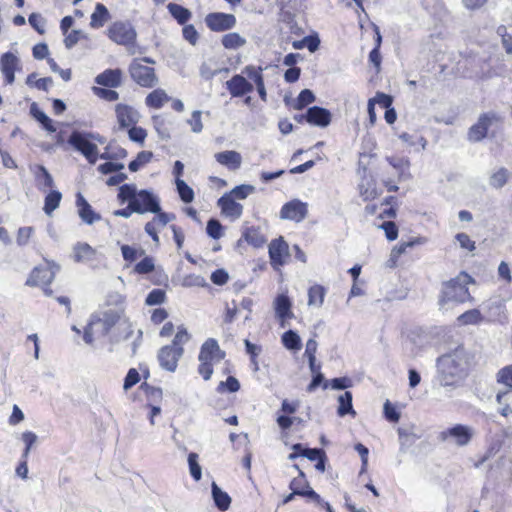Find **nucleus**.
I'll return each mask as SVG.
<instances>
[{"mask_svg":"<svg viewBox=\"0 0 512 512\" xmlns=\"http://www.w3.org/2000/svg\"><path fill=\"white\" fill-rule=\"evenodd\" d=\"M282 343L289 350H300L302 347L299 335L293 330H288L283 333Z\"/></svg>","mask_w":512,"mask_h":512,"instance_id":"nucleus-50","label":"nucleus"},{"mask_svg":"<svg viewBox=\"0 0 512 512\" xmlns=\"http://www.w3.org/2000/svg\"><path fill=\"white\" fill-rule=\"evenodd\" d=\"M190 339L191 335L187 328L184 325L178 326L172 342L158 350L157 359L160 367L168 372H175L184 354V345Z\"/></svg>","mask_w":512,"mask_h":512,"instance_id":"nucleus-3","label":"nucleus"},{"mask_svg":"<svg viewBox=\"0 0 512 512\" xmlns=\"http://www.w3.org/2000/svg\"><path fill=\"white\" fill-rule=\"evenodd\" d=\"M239 389H240V383H239L238 379L234 376H228L225 381L219 382V384L216 388L217 392H219V393H225V392L235 393V392L239 391Z\"/></svg>","mask_w":512,"mask_h":512,"instance_id":"nucleus-55","label":"nucleus"},{"mask_svg":"<svg viewBox=\"0 0 512 512\" xmlns=\"http://www.w3.org/2000/svg\"><path fill=\"white\" fill-rule=\"evenodd\" d=\"M155 216L151 221H148L145 226V232L151 237L154 243L159 244V228L165 227L170 221L176 218L174 213L164 212L159 205L157 212H152Z\"/></svg>","mask_w":512,"mask_h":512,"instance_id":"nucleus-15","label":"nucleus"},{"mask_svg":"<svg viewBox=\"0 0 512 512\" xmlns=\"http://www.w3.org/2000/svg\"><path fill=\"white\" fill-rule=\"evenodd\" d=\"M246 39L237 32H229L222 36L221 44L227 50H237L246 45Z\"/></svg>","mask_w":512,"mask_h":512,"instance_id":"nucleus-39","label":"nucleus"},{"mask_svg":"<svg viewBox=\"0 0 512 512\" xmlns=\"http://www.w3.org/2000/svg\"><path fill=\"white\" fill-rule=\"evenodd\" d=\"M140 389L144 392L149 404H160L163 399L161 388L154 387L144 382L140 385Z\"/></svg>","mask_w":512,"mask_h":512,"instance_id":"nucleus-44","label":"nucleus"},{"mask_svg":"<svg viewBox=\"0 0 512 512\" xmlns=\"http://www.w3.org/2000/svg\"><path fill=\"white\" fill-rule=\"evenodd\" d=\"M467 359L466 353L462 350H455L438 358V367L444 385L455 384L464 370V365L467 364Z\"/></svg>","mask_w":512,"mask_h":512,"instance_id":"nucleus-5","label":"nucleus"},{"mask_svg":"<svg viewBox=\"0 0 512 512\" xmlns=\"http://www.w3.org/2000/svg\"><path fill=\"white\" fill-rule=\"evenodd\" d=\"M76 207L78 215L84 223L92 225L93 223L101 220V215L94 211L92 206L81 193H77L76 195Z\"/></svg>","mask_w":512,"mask_h":512,"instance_id":"nucleus-23","label":"nucleus"},{"mask_svg":"<svg viewBox=\"0 0 512 512\" xmlns=\"http://www.w3.org/2000/svg\"><path fill=\"white\" fill-rule=\"evenodd\" d=\"M117 198L121 204L130 202V208L138 214L159 210L160 201L157 195L146 189L137 190L134 184L121 185L118 189Z\"/></svg>","mask_w":512,"mask_h":512,"instance_id":"nucleus-2","label":"nucleus"},{"mask_svg":"<svg viewBox=\"0 0 512 512\" xmlns=\"http://www.w3.org/2000/svg\"><path fill=\"white\" fill-rule=\"evenodd\" d=\"M109 19L110 14L106 6L102 3H97L91 15L90 26L95 29L101 28Z\"/></svg>","mask_w":512,"mask_h":512,"instance_id":"nucleus-38","label":"nucleus"},{"mask_svg":"<svg viewBox=\"0 0 512 512\" xmlns=\"http://www.w3.org/2000/svg\"><path fill=\"white\" fill-rule=\"evenodd\" d=\"M95 82L103 87L117 88L122 82L120 69H106L95 78Z\"/></svg>","mask_w":512,"mask_h":512,"instance_id":"nucleus-31","label":"nucleus"},{"mask_svg":"<svg viewBox=\"0 0 512 512\" xmlns=\"http://www.w3.org/2000/svg\"><path fill=\"white\" fill-rule=\"evenodd\" d=\"M294 467L299 471V475L290 481V490L298 496L311 498L317 502L320 501V496L309 486L304 472L299 468L298 465H294Z\"/></svg>","mask_w":512,"mask_h":512,"instance_id":"nucleus-18","label":"nucleus"},{"mask_svg":"<svg viewBox=\"0 0 512 512\" xmlns=\"http://www.w3.org/2000/svg\"><path fill=\"white\" fill-rule=\"evenodd\" d=\"M238 312V304L235 300L226 302L223 312V322L225 324H231L236 319Z\"/></svg>","mask_w":512,"mask_h":512,"instance_id":"nucleus-61","label":"nucleus"},{"mask_svg":"<svg viewBox=\"0 0 512 512\" xmlns=\"http://www.w3.org/2000/svg\"><path fill=\"white\" fill-rule=\"evenodd\" d=\"M205 24L212 32H225L233 29L237 24L234 14L224 12H211L205 16Z\"/></svg>","mask_w":512,"mask_h":512,"instance_id":"nucleus-12","label":"nucleus"},{"mask_svg":"<svg viewBox=\"0 0 512 512\" xmlns=\"http://www.w3.org/2000/svg\"><path fill=\"white\" fill-rule=\"evenodd\" d=\"M206 233L212 239L218 240L224 235V227L217 219H210L207 222Z\"/></svg>","mask_w":512,"mask_h":512,"instance_id":"nucleus-57","label":"nucleus"},{"mask_svg":"<svg viewBox=\"0 0 512 512\" xmlns=\"http://www.w3.org/2000/svg\"><path fill=\"white\" fill-rule=\"evenodd\" d=\"M76 150L81 152L89 163L95 164L98 159V148L97 145L91 142L84 134L74 131L71 133L68 139Z\"/></svg>","mask_w":512,"mask_h":512,"instance_id":"nucleus-13","label":"nucleus"},{"mask_svg":"<svg viewBox=\"0 0 512 512\" xmlns=\"http://www.w3.org/2000/svg\"><path fill=\"white\" fill-rule=\"evenodd\" d=\"M96 250L88 243H78L74 247V258L76 261H90L95 258Z\"/></svg>","mask_w":512,"mask_h":512,"instance_id":"nucleus-42","label":"nucleus"},{"mask_svg":"<svg viewBox=\"0 0 512 512\" xmlns=\"http://www.w3.org/2000/svg\"><path fill=\"white\" fill-rule=\"evenodd\" d=\"M339 406H338V414L340 416H344L346 414L355 415V411L352 406V393L346 391L344 394L340 395L338 398Z\"/></svg>","mask_w":512,"mask_h":512,"instance_id":"nucleus-49","label":"nucleus"},{"mask_svg":"<svg viewBox=\"0 0 512 512\" xmlns=\"http://www.w3.org/2000/svg\"><path fill=\"white\" fill-rule=\"evenodd\" d=\"M331 118L330 111L319 106L310 107L306 112V122L315 126L326 127Z\"/></svg>","mask_w":512,"mask_h":512,"instance_id":"nucleus-28","label":"nucleus"},{"mask_svg":"<svg viewBox=\"0 0 512 512\" xmlns=\"http://www.w3.org/2000/svg\"><path fill=\"white\" fill-rule=\"evenodd\" d=\"M125 302L126 298L124 295L118 292L109 293L106 297L105 305L107 307H114V309H108L106 312L118 313L119 319H122L125 315Z\"/></svg>","mask_w":512,"mask_h":512,"instance_id":"nucleus-34","label":"nucleus"},{"mask_svg":"<svg viewBox=\"0 0 512 512\" xmlns=\"http://www.w3.org/2000/svg\"><path fill=\"white\" fill-rule=\"evenodd\" d=\"M155 270V261L152 256H142V259L135 264L133 271L139 275H146Z\"/></svg>","mask_w":512,"mask_h":512,"instance_id":"nucleus-46","label":"nucleus"},{"mask_svg":"<svg viewBox=\"0 0 512 512\" xmlns=\"http://www.w3.org/2000/svg\"><path fill=\"white\" fill-rule=\"evenodd\" d=\"M473 277L465 271H461L454 278L442 283L438 303L441 307L448 304L461 305L472 302L473 297L469 291V285L474 284Z\"/></svg>","mask_w":512,"mask_h":512,"instance_id":"nucleus-1","label":"nucleus"},{"mask_svg":"<svg viewBox=\"0 0 512 512\" xmlns=\"http://www.w3.org/2000/svg\"><path fill=\"white\" fill-rule=\"evenodd\" d=\"M381 206L384 208L379 213V219H395L397 217L398 212V200L395 196H387L382 202Z\"/></svg>","mask_w":512,"mask_h":512,"instance_id":"nucleus-37","label":"nucleus"},{"mask_svg":"<svg viewBox=\"0 0 512 512\" xmlns=\"http://www.w3.org/2000/svg\"><path fill=\"white\" fill-rule=\"evenodd\" d=\"M36 186L39 190L45 191L47 189H52L54 186V180L51 174L43 165H35L32 169Z\"/></svg>","mask_w":512,"mask_h":512,"instance_id":"nucleus-33","label":"nucleus"},{"mask_svg":"<svg viewBox=\"0 0 512 512\" xmlns=\"http://www.w3.org/2000/svg\"><path fill=\"white\" fill-rule=\"evenodd\" d=\"M501 121V117L494 112L483 113L479 116L477 122L468 130V139L471 142H479L486 138L489 128Z\"/></svg>","mask_w":512,"mask_h":512,"instance_id":"nucleus-11","label":"nucleus"},{"mask_svg":"<svg viewBox=\"0 0 512 512\" xmlns=\"http://www.w3.org/2000/svg\"><path fill=\"white\" fill-rule=\"evenodd\" d=\"M175 184H176V188H177L180 199L184 203H191L194 199L193 189L182 179H176Z\"/></svg>","mask_w":512,"mask_h":512,"instance_id":"nucleus-51","label":"nucleus"},{"mask_svg":"<svg viewBox=\"0 0 512 512\" xmlns=\"http://www.w3.org/2000/svg\"><path fill=\"white\" fill-rule=\"evenodd\" d=\"M270 265L278 271L286 265L290 259L289 245L282 236L273 239L268 246Z\"/></svg>","mask_w":512,"mask_h":512,"instance_id":"nucleus-10","label":"nucleus"},{"mask_svg":"<svg viewBox=\"0 0 512 512\" xmlns=\"http://www.w3.org/2000/svg\"><path fill=\"white\" fill-rule=\"evenodd\" d=\"M188 465L191 477L195 481L201 480L202 477V469L200 464L198 463V454L195 452H191L188 455Z\"/></svg>","mask_w":512,"mask_h":512,"instance_id":"nucleus-56","label":"nucleus"},{"mask_svg":"<svg viewBox=\"0 0 512 512\" xmlns=\"http://www.w3.org/2000/svg\"><path fill=\"white\" fill-rule=\"evenodd\" d=\"M167 10L170 13L171 17L179 24V25H185L187 24L190 19L192 18V12L177 3L170 2L167 5Z\"/></svg>","mask_w":512,"mask_h":512,"instance_id":"nucleus-35","label":"nucleus"},{"mask_svg":"<svg viewBox=\"0 0 512 512\" xmlns=\"http://www.w3.org/2000/svg\"><path fill=\"white\" fill-rule=\"evenodd\" d=\"M293 452L290 453L289 459L293 460L299 456L306 457L310 461H316L315 468L320 471H325L326 453L321 448H305L302 444L297 443L292 446Z\"/></svg>","mask_w":512,"mask_h":512,"instance_id":"nucleus-14","label":"nucleus"},{"mask_svg":"<svg viewBox=\"0 0 512 512\" xmlns=\"http://www.w3.org/2000/svg\"><path fill=\"white\" fill-rule=\"evenodd\" d=\"M226 89L234 98L243 97L246 94L253 92L254 86L243 75L235 74L226 81Z\"/></svg>","mask_w":512,"mask_h":512,"instance_id":"nucleus-19","label":"nucleus"},{"mask_svg":"<svg viewBox=\"0 0 512 512\" xmlns=\"http://www.w3.org/2000/svg\"><path fill=\"white\" fill-rule=\"evenodd\" d=\"M171 97L162 88L153 89L145 97V105L149 109L159 110L170 102Z\"/></svg>","mask_w":512,"mask_h":512,"instance_id":"nucleus-30","label":"nucleus"},{"mask_svg":"<svg viewBox=\"0 0 512 512\" xmlns=\"http://www.w3.org/2000/svg\"><path fill=\"white\" fill-rule=\"evenodd\" d=\"M326 288L320 284H314L308 289V305L321 307L324 303Z\"/></svg>","mask_w":512,"mask_h":512,"instance_id":"nucleus-41","label":"nucleus"},{"mask_svg":"<svg viewBox=\"0 0 512 512\" xmlns=\"http://www.w3.org/2000/svg\"><path fill=\"white\" fill-rule=\"evenodd\" d=\"M226 357V352L222 350L214 338H208L200 347L198 354L199 365L197 368L200 376L208 381L214 372V365Z\"/></svg>","mask_w":512,"mask_h":512,"instance_id":"nucleus-4","label":"nucleus"},{"mask_svg":"<svg viewBox=\"0 0 512 512\" xmlns=\"http://www.w3.org/2000/svg\"><path fill=\"white\" fill-rule=\"evenodd\" d=\"M379 228L384 231L387 240L394 241L398 238L399 229L394 221H384Z\"/></svg>","mask_w":512,"mask_h":512,"instance_id":"nucleus-63","label":"nucleus"},{"mask_svg":"<svg viewBox=\"0 0 512 512\" xmlns=\"http://www.w3.org/2000/svg\"><path fill=\"white\" fill-rule=\"evenodd\" d=\"M115 114L119 127L122 129L129 128L138 122L137 111L128 104H116Z\"/></svg>","mask_w":512,"mask_h":512,"instance_id":"nucleus-21","label":"nucleus"},{"mask_svg":"<svg viewBox=\"0 0 512 512\" xmlns=\"http://www.w3.org/2000/svg\"><path fill=\"white\" fill-rule=\"evenodd\" d=\"M242 239L255 248H261L267 242L266 236L258 226L245 228L242 232Z\"/></svg>","mask_w":512,"mask_h":512,"instance_id":"nucleus-32","label":"nucleus"},{"mask_svg":"<svg viewBox=\"0 0 512 512\" xmlns=\"http://www.w3.org/2000/svg\"><path fill=\"white\" fill-rule=\"evenodd\" d=\"M274 310L277 318L281 321L282 326L285 322L294 318L292 311V302L286 294H279L274 300Z\"/></svg>","mask_w":512,"mask_h":512,"instance_id":"nucleus-25","label":"nucleus"},{"mask_svg":"<svg viewBox=\"0 0 512 512\" xmlns=\"http://www.w3.org/2000/svg\"><path fill=\"white\" fill-rule=\"evenodd\" d=\"M153 157V153L151 151H141L137 154L136 158L132 160L128 168L131 172L138 171L142 166L149 163Z\"/></svg>","mask_w":512,"mask_h":512,"instance_id":"nucleus-54","label":"nucleus"},{"mask_svg":"<svg viewBox=\"0 0 512 512\" xmlns=\"http://www.w3.org/2000/svg\"><path fill=\"white\" fill-rule=\"evenodd\" d=\"M144 63L154 64V60L149 57L134 59L128 67L131 79L142 88H154L158 84V76L155 68L147 66Z\"/></svg>","mask_w":512,"mask_h":512,"instance_id":"nucleus-8","label":"nucleus"},{"mask_svg":"<svg viewBox=\"0 0 512 512\" xmlns=\"http://www.w3.org/2000/svg\"><path fill=\"white\" fill-rule=\"evenodd\" d=\"M375 46L369 53V62L379 71L381 66L382 57L380 54V47L382 44V36L380 29L377 25L373 24Z\"/></svg>","mask_w":512,"mask_h":512,"instance_id":"nucleus-36","label":"nucleus"},{"mask_svg":"<svg viewBox=\"0 0 512 512\" xmlns=\"http://www.w3.org/2000/svg\"><path fill=\"white\" fill-rule=\"evenodd\" d=\"M58 270L59 265L54 261L44 259L41 264L31 270L25 281V285L29 287H41L43 293L51 297L53 296V290L50 288V285Z\"/></svg>","mask_w":512,"mask_h":512,"instance_id":"nucleus-6","label":"nucleus"},{"mask_svg":"<svg viewBox=\"0 0 512 512\" xmlns=\"http://www.w3.org/2000/svg\"><path fill=\"white\" fill-rule=\"evenodd\" d=\"M217 206L222 215L231 220L239 219L243 214V205L236 202V199L227 193L218 199Z\"/></svg>","mask_w":512,"mask_h":512,"instance_id":"nucleus-20","label":"nucleus"},{"mask_svg":"<svg viewBox=\"0 0 512 512\" xmlns=\"http://www.w3.org/2000/svg\"><path fill=\"white\" fill-rule=\"evenodd\" d=\"M128 129V136L131 141H134L136 143L143 144L146 137H147V131L140 127L136 126L134 124L133 126H130Z\"/></svg>","mask_w":512,"mask_h":512,"instance_id":"nucleus-64","label":"nucleus"},{"mask_svg":"<svg viewBox=\"0 0 512 512\" xmlns=\"http://www.w3.org/2000/svg\"><path fill=\"white\" fill-rule=\"evenodd\" d=\"M308 213V206L299 199L286 202L280 210V218L294 222L303 221Z\"/></svg>","mask_w":512,"mask_h":512,"instance_id":"nucleus-17","label":"nucleus"},{"mask_svg":"<svg viewBox=\"0 0 512 512\" xmlns=\"http://www.w3.org/2000/svg\"><path fill=\"white\" fill-rule=\"evenodd\" d=\"M108 37L115 43L126 47L134 46L137 33L129 22L116 21L107 31Z\"/></svg>","mask_w":512,"mask_h":512,"instance_id":"nucleus-9","label":"nucleus"},{"mask_svg":"<svg viewBox=\"0 0 512 512\" xmlns=\"http://www.w3.org/2000/svg\"><path fill=\"white\" fill-rule=\"evenodd\" d=\"M120 320L118 313L103 311L93 314L84 328L85 342L91 344L95 338L106 336Z\"/></svg>","mask_w":512,"mask_h":512,"instance_id":"nucleus-7","label":"nucleus"},{"mask_svg":"<svg viewBox=\"0 0 512 512\" xmlns=\"http://www.w3.org/2000/svg\"><path fill=\"white\" fill-rule=\"evenodd\" d=\"M242 73L245 74L255 84L260 99L265 102L267 100V92L265 88L262 67L247 65L243 69Z\"/></svg>","mask_w":512,"mask_h":512,"instance_id":"nucleus-24","label":"nucleus"},{"mask_svg":"<svg viewBox=\"0 0 512 512\" xmlns=\"http://www.w3.org/2000/svg\"><path fill=\"white\" fill-rule=\"evenodd\" d=\"M121 253L124 261L127 262L128 264L133 263L138 258L145 255V251L143 249L136 248L134 246H130L127 244H123L121 246Z\"/></svg>","mask_w":512,"mask_h":512,"instance_id":"nucleus-48","label":"nucleus"},{"mask_svg":"<svg viewBox=\"0 0 512 512\" xmlns=\"http://www.w3.org/2000/svg\"><path fill=\"white\" fill-rule=\"evenodd\" d=\"M30 113L32 117L37 120L46 131L50 133L56 131V127L52 119H50L42 110H40L36 103H32L30 107Z\"/></svg>","mask_w":512,"mask_h":512,"instance_id":"nucleus-40","label":"nucleus"},{"mask_svg":"<svg viewBox=\"0 0 512 512\" xmlns=\"http://www.w3.org/2000/svg\"><path fill=\"white\" fill-rule=\"evenodd\" d=\"M215 160L222 166L226 167L231 171H235L240 168L242 164V157L239 152L234 150H227L218 152L215 154Z\"/></svg>","mask_w":512,"mask_h":512,"instance_id":"nucleus-29","label":"nucleus"},{"mask_svg":"<svg viewBox=\"0 0 512 512\" xmlns=\"http://www.w3.org/2000/svg\"><path fill=\"white\" fill-rule=\"evenodd\" d=\"M463 7L470 12H477L485 10L491 0H461Z\"/></svg>","mask_w":512,"mask_h":512,"instance_id":"nucleus-62","label":"nucleus"},{"mask_svg":"<svg viewBox=\"0 0 512 512\" xmlns=\"http://www.w3.org/2000/svg\"><path fill=\"white\" fill-rule=\"evenodd\" d=\"M166 300V293L163 289L156 288L150 291L145 299L148 306L160 305Z\"/></svg>","mask_w":512,"mask_h":512,"instance_id":"nucleus-60","label":"nucleus"},{"mask_svg":"<svg viewBox=\"0 0 512 512\" xmlns=\"http://www.w3.org/2000/svg\"><path fill=\"white\" fill-rule=\"evenodd\" d=\"M315 101V96L309 89L302 90L294 104V109L296 110H302L309 104L313 103Z\"/></svg>","mask_w":512,"mask_h":512,"instance_id":"nucleus-58","label":"nucleus"},{"mask_svg":"<svg viewBox=\"0 0 512 512\" xmlns=\"http://www.w3.org/2000/svg\"><path fill=\"white\" fill-rule=\"evenodd\" d=\"M62 199L61 192L50 189L45 196L43 210L47 215H51L60 205Z\"/></svg>","mask_w":512,"mask_h":512,"instance_id":"nucleus-43","label":"nucleus"},{"mask_svg":"<svg viewBox=\"0 0 512 512\" xmlns=\"http://www.w3.org/2000/svg\"><path fill=\"white\" fill-rule=\"evenodd\" d=\"M358 193L363 201H373L378 198L382 190L378 187L377 180L373 174L364 169L363 175L358 183Z\"/></svg>","mask_w":512,"mask_h":512,"instance_id":"nucleus-16","label":"nucleus"},{"mask_svg":"<svg viewBox=\"0 0 512 512\" xmlns=\"http://www.w3.org/2000/svg\"><path fill=\"white\" fill-rule=\"evenodd\" d=\"M509 180V172L506 168H500L495 171L489 179V183L493 188H502Z\"/></svg>","mask_w":512,"mask_h":512,"instance_id":"nucleus-52","label":"nucleus"},{"mask_svg":"<svg viewBox=\"0 0 512 512\" xmlns=\"http://www.w3.org/2000/svg\"><path fill=\"white\" fill-rule=\"evenodd\" d=\"M425 243L424 237H414L408 241H402L396 246H394L390 253L389 263L390 267H395L400 259V257L408 252L409 249L414 248L415 246H419Z\"/></svg>","mask_w":512,"mask_h":512,"instance_id":"nucleus-26","label":"nucleus"},{"mask_svg":"<svg viewBox=\"0 0 512 512\" xmlns=\"http://www.w3.org/2000/svg\"><path fill=\"white\" fill-rule=\"evenodd\" d=\"M496 381L512 391V364L502 367L497 372Z\"/></svg>","mask_w":512,"mask_h":512,"instance_id":"nucleus-53","label":"nucleus"},{"mask_svg":"<svg viewBox=\"0 0 512 512\" xmlns=\"http://www.w3.org/2000/svg\"><path fill=\"white\" fill-rule=\"evenodd\" d=\"M212 495H213V499L215 501L216 506L220 510L225 511L229 508L230 503H231L230 496L226 492L222 491L217 486L216 483L212 484Z\"/></svg>","mask_w":512,"mask_h":512,"instance_id":"nucleus-45","label":"nucleus"},{"mask_svg":"<svg viewBox=\"0 0 512 512\" xmlns=\"http://www.w3.org/2000/svg\"><path fill=\"white\" fill-rule=\"evenodd\" d=\"M483 320V316L478 309H471L462 313L457 318L459 325L479 324Z\"/></svg>","mask_w":512,"mask_h":512,"instance_id":"nucleus-47","label":"nucleus"},{"mask_svg":"<svg viewBox=\"0 0 512 512\" xmlns=\"http://www.w3.org/2000/svg\"><path fill=\"white\" fill-rule=\"evenodd\" d=\"M19 60L11 52H6L1 56V72L7 84H12L15 80V71L18 68Z\"/></svg>","mask_w":512,"mask_h":512,"instance_id":"nucleus-27","label":"nucleus"},{"mask_svg":"<svg viewBox=\"0 0 512 512\" xmlns=\"http://www.w3.org/2000/svg\"><path fill=\"white\" fill-rule=\"evenodd\" d=\"M255 187L249 184H241L236 187H234L230 192H228V195H231L234 199H245L250 194L254 193Z\"/></svg>","mask_w":512,"mask_h":512,"instance_id":"nucleus-59","label":"nucleus"},{"mask_svg":"<svg viewBox=\"0 0 512 512\" xmlns=\"http://www.w3.org/2000/svg\"><path fill=\"white\" fill-rule=\"evenodd\" d=\"M472 436L473 432L471 428L462 424H456L441 433L443 440L452 437L459 446L467 445L471 441Z\"/></svg>","mask_w":512,"mask_h":512,"instance_id":"nucleus-22","label":"nucleus"}]
</instances>
